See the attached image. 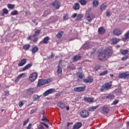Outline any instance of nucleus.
Wrapping results in <instances>:
<instances>
[{
	"label": "nucleus",
	"mask_w": 129,
	"mask_h": 129,
	"mask_svg": "<svg viewBox=\"0 0 129 129\" xmlns=\"http://www.w3.org/2000/svg\"><path fill=\"white\" fill-rule=\"evenodd\" d=\"M25 91L26 94L24 95V97L25 98H29V97H31L36 92V89H35V88L30 87L27 89Z\"/></svg>",
	"instance_id": "obj_1"
},
{
	"label": "nucleus",
	"mask_w": 129,
	"mask_h": 129,
	"mask_svg": "<svg viewBox=\"0 0 129 129\" xmlns=\"http://www.w3.org/2000/svg\"><path fill=\"white\" fill-rule=\"evenodd\" d=\"M51 82V80L50 79H47L46 80L39 79L37 85V87H41L42 85H45V84H48Z\"/></svg>",
	"instance_id": "obj_2"
},
{
	"label": "nucleus",
	"mask_w": 129,
	"mask_h": 129,
	"mask_svg": "<svg viewBox=\"0 0 129 129\" xmlns=\"http://www.w3.org/2000/svg\"><path fill=\"white\" fill-rule=\"evenodd\" d=\"M111 86H112V85L109 84V83H106L104 85H102L100 90V91H102V92H104L106 90H108Z\"/></svg>",
	"instance_id": "obj_3"
},
{
	"label": "nucleus",
	"mask_w": 129,
	"mask_h": 129,
	"mask_svg": "<svg viewBox=\"0 0 129 129\" xmlns=\"http://www.w3.org/2000/svg\"><path fill=\"white\" fill-rule=\"evenodd\" d=\"M51 6L55 9V10H59L60 7H61V3L58 0H55L53 2L51 3Z\"/></svg>",
	"instance_id": "obj_4"
},
{
	"label": "nucleus",
	"mask_w": 129,
	"mask_h": 129,
	"mask_svg": "<svg viewBox=\"0 0 129 129\" xmlns=\"http://www.w3.org/2000/svg\"><path fill=\"white\" fill-rule=\"evenodd\" d=\"M118 77L121 79H129V72H125L124 73L119 74Z\"/></svg>",
	"instance_id": "obj_5"
},
{
	"label": "nucleus",
	"mask_w": 129,
	"mask_h": 129,
	"mask_svg": "<svg viewBox=\"0 0 129 129\" xmlns=\"http://www.w3.org/2000/svg\"><path fill=\"white\" fill-rule=\"evenodd\" d=\"M113 52V50L111 46L108 47L104 50V53L107 56H111Z\"/></svg>",
	"instance_id": "obj_6"
},
{
	"label": "nucleus",
	"mask_w": 129,
	"mask_h": 129,
	"mask_svg": "<svg viewBox=\"0 0 129 129\" xmlns=\"http://www.w3.org/2000/svg\"><path fill=\"white\" fill-rule=\"evenodd\" d=\"M80 115L82 118H86L89 116V112L86 110H82L80 113Z\"/></svg>",
	"instance_id": "obj_7"
},
{
	"label": "nucleus",
	"mask_w": 129,
	"mask_h": 129,
	"mask_svg": "<svg viewBox=\"0 0 129 129\" xmlns=\"http://www.w3.org/2000/svg\"><path fill=\"white\" fill-rule=\"evenodd\" d=\"M86 18L87 21H88V22L90 23L94 18V15L92 13L87 14H86Z\"/></svg>",
	"instance_id": "obj_8"
},
{
	"label": "nucleus",
	"mask_w": 129,
	"mask_h": 129,
	"mask_svg": "<svg viewBox=\"0 0 129 129\" xmlns=\"http://www.w3.org/2000/svg\"><path fill=\"white\" fill-rule=\"evenodd\" d=\"M105 53H103V52H99L98 55V59L100 61L104 60L106 57Z\"/></svg>",
	"instance_id": "obj_9"
},
{
	"label": "nucleus",
	"mask_w": 129,
	"mask_h": 129,
	"mask_svg": "<svg viewBox=\"0 0 129 129\" xmlns=\"http://www.w3.org/2000/svg\"><path fill=\"white\" fill-rule=\"evenodd\" d=\"M38 77V74L36 73H32L29 79L30 81H34V80H36L37 79V78Z\"/></svg>",
	"instance_id": "obj_10"
},
{
	"label": "nucleus",
	"mask_w": 129,
	"mask_h": 129,
	"mask_svg": "<svg viewBox=\"0 0 129 129\" xmlns=\"http://www.w3.org/2000/svg\"><path fill=\"white\" fill-rule=\"evenodd\" d=\"M86 88V87H79L75 88L74 90L76 92H82V91H85Z\"/></svg>",
	"instance_id": "obj_11"
},
{
	"label": "nucleus",
	"mask_w": 129,
	"mask_h": 129,
	"mask_svg": "<svg viewBox=\"0 0 129 129\" xmlns=\"http://www.w3.org/2000/svg\"><path fill=\"white\" fill-rule=\"evenodd\" d=\"M72 59L73 60V62H77V61H79V60H80L81 59V56L76 55L74 56L72 58Z\"/></svg>",
	"instance_id": "obj_12"
},
{
	"label": "nucleus",
	"mask_w": 129,
	"mask_h": 129,
	"mask_svg": "<svg viewBox=\"0 0 129 129\" xmlns=\"http://www.w3.org/2000/svg\"><path fill=\"white\" fill-rule=\"evenodd\" d=\"M53 93V89H49L46 91L43 94V96L44 97L47 96V95H49V94H51V93Z\"/></svg>",
	"instance_id": "obj_13"
},
{
	"label": "nucleus",
	"mask_w": 129,
	"mask_h": 129,
	"mask_svg": "<svg viewBox=\"0 0 129 129\" xmlns=\"http://www.w3.org/2000/svg\"><path fill=\"white\" fill-rule=\"evenodd\" d=\"M56 72L57 73L58 77H61L62 76V68H61V67L57 66Z\"/></svg>",
	"instance_id": "obj_14"
},
{
	"label": "nucleus",
	"mask_w": 129,
	"mask_h": 129,
	"mask_svg": "<svg viewBox=\"0 0 129 129\" xmlns=\"http://www.w3.org/2000/svg\"><path fill=\"white\" fill-rule=\"evenodd\" d=\"M84 81L86 83H92V82H93V78H92L91 76H89L87 79H85Z\"/></svg>",
	"instance_id": "obj_15"
},
{
	"label": "nucleus",
	"mask_w": 129,
	"mask_h": 129,
	"mask_svg": "<svg viewBox=\"0 0 129 129\" xmlns=\"http://www.w3.org/2000/svg\"><path fill=\"white\" fill-rule=\"evenodd\" d=\"M27 63V59L26 58H23L21 60V62L18 63V66L19 67H21L22 66H24L25 64Z\"/></svg>",
	"instance_id": "obj_16"
},
{
	"label": "nucleus",
	"mask_w": 129,
	"mask_h": 129,
	"mask_svg": "<svg viewBox=\"0 0 129 129\" xmlns=\"http://www.w3.org/2000/svg\"><path fill=\"white\" fill-rule=\"evenodd\" d=\"M98 32L99 35H103L105 33V29L103 27H101L98 29Z\"/></svg>",
	"instance_id": "obj_17"
},
{
	"label": "nucleus",
	"mask_w": 129,
	"mask_h": 129,
	"mask_svg": "<svg viewBox=\"0 0 129 129\" xmlns=\"http://www.w3.org/2000/svg\"><path fill=\"white\" fill-rule=\"evenodd\" d=\"M73 9L75 11H79V9H80V5L79 4V3H75L73 7Z\"/></svg>",
	"instance_id": "obj_18"
},
{
	"label": "nucleus",
	"mask_w": 129,
	"mask_h": 129,
	"mask_svg": "<svg viewBox=\"0 0 129 129\" xmlns=\"http://www.w3.org/2000/svg\"><path fill=\"white\" fill-rule=\"evenodd\" d=\"M49 40H50V38L48 36L45 37L43 40V41H41L40 42V44L42 45V44H48V41H49Z\"/></svg>",
	"instance_id": "obj_19"
},
{
	"label": "nucleus",
	"mask_w": 129,
	"mask_h": 129,
	"mask_svg": "<svg viewBox=\"0 0 129 129\" xmlns=\"http://www.w3.org/2000/svg\"><path fill=\"white\" fill-rule=\"evenodd\" d=\"M82 126V123L81 122H78L74 126V129H79Z\"/></svg>",
	"instance_id": "obj_20"
},
{
	"label": "nucleus",
	"mask_w": 129,
	"mask_h": 129,
	"mask_svg": "<svg viewBox=\"0 0 129 129\" xmlns=\"http://www.w3.org/2000/svg\"><path fill=\"white\" fill-rule=\"evenodd\" d=\"M40 97H42V95L39 96L37 94H34L32 98H33L34 101H38V100H39V99H40Z\"/></svg>",
	"instance_id": "obj_21"
},
{
	"label": "nucleus",
	"mask_w": 129,
	"mask_h": 129,
	"mask_svg": "<svg viewBox=\"0 0 129 129\" xmlns=\"http://www.w3.org/2000/svg\"><path fill=\"white\" fill-rule=\"evenodd\" d=\"M113 33L114 35H115L116 36H119V35L121 34V31H120V29H114L113 31Z\"/></svg>",
	"instance_id": "obj_22"
},
{
	"label": "nucleus",
	"mask_w": 129,
	"mask_h": 129,
	"mask_svg": "<svg viewBox=\"0 0 129 129\" xmlns=\"http://www.w3.org/2000/svg\"><path fill=\"white\" fill-rule=\"evenodd\" d=\"M63 34H64V31H63L58 32V33L56 35V38L57 39H61L62 38V36H63Z\"/></svg>",
	"instance_id": "obj_23"
},
{
	"label": "nucleus",
	"mask_w": 129,
	"mask_h": 129,
	"mask_svg": "<svg viewBox=\"0 0 129 129\" xmlns=\"http://www.w3.org/2000/svg\"><path fill=\"white\" fill-rule=\"evenodd\" d=\"M102 111L104 113L107 114L109 112V108L108 107H102Z\"/></svg>",
	"instance_id": "obj_24"
},
{
	"label": "nucleus",
	"mask_w": 129,
	"mask_h": 129,
	"mask_svg": "<svg viewBox=\"0 0 129 129\" xmlns=\"http://www.w3.org/2000/svg\"><path fill=\"white\" fill-rule=\"evenodd\" d=\"M31 66H33V63H28L23 68V71H26V70H28V69L31 68Z\"/></svg>",
	"instance_id": "obj_25"
},
{
	"label": "nucleus",
	"mask_w": 129,
	"mask_h": 129,
	"mask_svg": "<svg viewBox=\"0 0 129 129\" xmlns=\"http://www.w3.org/2000/svg\"><path fill=\"white\" fill-rule=\"evenodd\" d=\"M122 40L123 42H126V40L129 39V32H127L124 34V37H122Z\"/></svg>",
	"instance_id": "obj_26"
},
{
	"label": "nucleus",
	"mask_w": 129,
	"mask_h": 129,
	"mask_svg": "<svg viewBox=\"0 0 129 129\" xmlns=\"http://www.w3.org/2000/svg\"><path fill=\"white\" fill-rule=\"evenodd\" d=\"M107 6H106V4L105 3H104L101 5L100 7V10L101 12H103V11H105L106 10V8Z\"/></svg>",
	"instance_id": "obj_27"
},
{
	"label": "nucleus",
	"mask_w": 129,
	"mask_h": 129,
	"mask_svg": "<svg viewBox=\"0 0 129 129\" xmlns=\"http://www.w3.org/2000/svg\"><path fill=\"white\" fill-rule=\"evenodd\" d=\"M57 106H58V107H60V108L61 109L65 108V107L66 106L65 105V104L63 103V102H58L57 104Z\"/></svg>",
	"instance_id": "obj_28"
},
{
	"label": "nucleus",
	"mask_w": 129,
	"mask_h": 129,
	"mask_svg": "<svg viewBox=\"0 0 129 129\" xmlns=\"http://www.w3.org/2000/svg\"><path fill=\"white\" fill-rule=\"evenodd\" d=\"M92 5L94 8H96V7H97L98 5H99V2L97 0H94L93 1Z\"/></svg>",
	"instance_id": "obj_29"
},
{
	"label": "nucleus",
	"mask_w": 129,
	"mask_h": 129,
	"mask_svg": "<svg viewBox=\"0 0 129 129\" xmlns=\"http://www.w3.org/2000/svg\"><path fill=\"white\" fill-rule=\"evenodd\" d=\"M84 100L87 102H92L93 101V98L90 97H85Z\"/></svg>",
	"instance_id": "obj_30"
},
{
	"label": "nucleus",
	"mask_w": 129,
	"mask_h": 129,
	"mask_svg": "<svg viewBox=\"0 0 129 129\" xmlns=\"http://www.w3.org/2000/svg\"><path fill=\"white\" fill-rule=\"evenodd\" d=\"M120 53L122 55H126L128 53V50L127 49H121Z\"/></svg>",
	"instance_id": "obj_31"
},
{
	"label": "nucleus",
	"mask_w": 129,
	"mask_h": 129,
	"mask_svg": "<svg viewBox=\"0 0 129 129\" xmlns=\"http://www.w3.org/2000/svg\"><path fill=\"white\" fill-rule=\"evenodd\" d=\"M38 51H39V48H38V47L37 46H35L32 48V53L34 54L35 53H36V52H38Z\"/></svg>",
	"instance_id": "obj_32"
},
{
	"label": "nucleus",
	"mask_w": 129,
	"mask_h": 129,
	"mask_svg": "<svg viewBox=\"0 0 129 129\" xmlns=\"http://www.w3.org/2000/svg\"><path fill=\"white\" fill-rule=\"evenodd\" d=\"M30 47H31V45L30 44H25L23 46V50H29V49H30Z\"/></svg>",
	"instance_id": "obj_33"
},
{
	"label": "nucleus",
	"mask_w": 129,
	"mask_h": 129,
	"mask_svg": "<svg viewBox=\"0 0 129 129\" xmlns=\"http://www.w3.org/2000/svg\"><path fill=\"white\" fill-rule=\"evenodd\" d=\"M111 42L114 44H117V43H118V42H119V39L118 38H113L111 40Z\"/></svg>",
	"instance_id": "obj_34"
},
{
	"label": "nucleus",
	"mask_w": 129,
	"mask_h": 129,
	"mask_svg": "<svg viewBox=\"0 0 129 129\" xmlns=\"http://www.w3.org/2000/svg\"><path fill=\"white\" fill-rule=\"evenodd\" d=\"M99 106L97 105L96 106H92L90 107V109H89V111H94V110H95V109H97V108H98Z\"/></svg>",
	"instance_id": "obj_35"
},
{
	"label": "nucleus",
	"mask_w": 129,
	"mask_h": 129,
	"mask_svg": "<svg viewBox=\"0 0 129 129\" xmlns=\"http://www.w3.org/2000/svg\"><path fill=\"white\" fill-rule=\"evenodd\" d=\"M108 99H110V100H112V99H114V95H108L106 96Z\"/></svg>",
	"instance_id": "obj_36"
},
{
	"label": "nucleus",
	"mask_w": 129,
	"mask_h": 129,
	"mask_svg": "<svg viewBox=\"0 0 129 129\" xmlns=\"http://www.w3.org/2000/svg\"><path fill=\"white\" fill-rule=\"evenodd\" d=\"M90 47V45L88 43H85L83 45V48H84V50H86V49H88Z\"/></svg>",
	"instance_id": "obj_37"
},
{
	"label": "nucleus",
	"mask_w": 129,
	"mask_h": 129,
	"mask_svg": "<svg viewBox=\"0 0 129 129\" xmlns=\"http://www.w3.org/2000/svg\"><path fill=\"white\" fill-rule=\"evenodd\" d=\"M79 3H80L82 6H85V5L87 4V2L85 0H79Z\"/></svg>",
	"instance_id": "obj_38"
},
{
	"label": "nucleus",
	"mask_w": 129,
	"mask_h": 129,
	"mask_svg": "<svg viewBox=\"0 0 129 129\" xmlns=\"http://www.w3.org/2000/svg\"><path fill=\"white\" fill-rule=\"evenodd\" d=\"M40 31L39 30H37L35 31V34L32 35V37H36V36H39L40 35Z\"/></svg>",
	"instance_id": "obj_39"
},
{
	"label": "nucleus",
	"mask_w": 129,
	"mask_h": 129,
	"mask_svg": "<svg viewBox=\"0 0 129 129\" xmlns=\"http://www.w3.org/2000/svg\"><path fill=\"white\" fill-rule=\"evenodd\" d=\"M7 7L8 9H10V10H14V9H15V5L8 4Z\"/></svg>",
	"instance_id": "obj_40"
},
{
	"label": "nucleus",
	"mask_w": 129,
	"mask_h": 129,
	"mask_svg": "<svg viewBox=\"0 0 129 129\" xmlns=\"http://www.w3.org/2000/svg\"><path fill=\"white\" fill-rule=\"evenodd\" d=\"M68 68L70 69V70L74 71L76 69V67L75 66H69L68 67Z\"/></svg>",
	"instance_id": "obj_41"
},
{
	"label": "nucleus",
	"mask_w": 129,
	"mask_h": 129,
	"mask_svg": "<svg viewBox=\"0 0 129 129\" xmlns=\"http://www.w3.org/2000/svg\"><path fill=\"white\" fill-rule=\"evenodd\" d=\"M83 16L81 14H79L78 16H77V19L76 21H80L81 19H82Z\"/></svg>",
	"instance_id": "obj_42"
},
{
	"label": "nucleus",
	"mask_w": 129,
	"mask_h": 129,
	"mask_svg": "<svg viewBox=\"0 0 129 129\" xmlns=\"http://www.w3.org/2000/svg\"><path fill=\"white\" fill-rule=\"evenodd\" d=\"M108 73V71L107 70H106L100 74V76H103L104 75H106Z\"/></svg>",
	"instance_id": "obj_43"
},
{
	"label": "nucleus",
	"mask_w": 129,
	"mask_h": 129,
	"mask_svg": "<svg viewBox=\"0 0 129 129\" xmlns=\"http://www.w3.org/2000/svg\"><path fill=\"white\" fill-rule=\"evenodd\" d=\"M11 15L12 16H16V15H18V11L17 10H14L11 13Z\"/></svg>",
	"instance_id": "obj_44"
},
{
	"label": "nucleus",
	"mask_w": 129,
	"mask_h": 129,
	"mask_svg": "<svg viewBox=\"0 0 129 129\" xmlns=\"http://www.w3.org/2000/svg\"><path fill=\"white\" fill-rule=\"evenodd\" d=\"M119 100L117 99H115L114 101H113V102L112 103V105H116V104H117V103H118L119 102Z\"/></svg>",
	"instance_id": "obj_45"
},
{
	"label": "nucleus",
	"mask_w": 129,
	"mask_h": 129,
	"mask_svg": "<svg viewBox=\"0 0 129 129\" xmlns=\"http://www.w3.org/2000/svg\"><path fill=\"white\" fill-rule=\"evenodd\" d=\"M68 14H66L63 17V21H67L69 19V17H68Z\"/></svg>",
	"instance_id": "obj_46"
},
{
	"label": "nucleus",
	"mask_w": 129,
	"mask_h": 129,
	"mask_svg": "<svg viewBox=\"0 0 129 129\" xmlns=\"http://www.w3.org/2000/svg\"><path fill=\"white\" fill-rule=\"evenodd\" d=\"M4 94L5 96H9V95H10V91H9V90L5 91Z\"/></svg>",
	"instance_id": "obj_47"
},
{
	"label": "nucleus",
	"mask_w": 129,
	"mask_h": 129,
	"mask_svg": "<svg viewBox=\"0 0 129 129\" xmlns=\"http://www.w3.org/2000/svg\"><path fill=\"white\" fill-rule=\"evenodd\" d=\"M41 120L42 121H44V122H46V123H49V119H48L47 118H42Z\"/></svg>",
	"instance_id": "obj_48"
},
{
	"label": "nucleus",
	"mask_w": 129,
	"mask_h": 129,
	"mask_svg": "<svg viewBox=\"0 0 129 129\" xmlns=\"http://www.w3.org/2000/svg\"><path fill=\"white\" fill-rule=\"evenodd\" d=\"M3 14H6V15H8L9 14V10L8 9L4 8L3 9Z\"/></svg>",
	"instance_id": "obj_49"
},
{
	"label": "nucleus",
	"mask_w": 129,
	"mask_h": 129,
	"mask_svg": "<svg viewBox=\"0 0 129 129\" xmlns=\"http://www.w3.org/2000/svg\"><path fill=\"white\" fill-rule=\"evenodd\" d=\"M24 102H23V101H20L18 103V105H19V107H22V106H23V105H24Z\"/></svg>",
	"instance_id": "obj_50"
},
{
	"label": "nucleus",
	"mask_w": 129,
	"mask_h": 129,
	"mask_svg": "<svg viewBox=\"0 0 129 129\" xmlns=\"http://www.w3.org/2000/svg\"><path fill=\"white\" fill-rule=\"evenodd\" d=\"M29 118H27V120H25L23 121V125L25 126V125H26L27 124V123H28V122H29Z\"/></svg>",
	"instance_id": "obj_51"
},
{
	"label": "nucleus",
	"mask_w": 129,
	"mask_h": 129,
	"mask_svg": "<svg viewBox=\"0 0 129 129\" xmlns=\"http://www.w3.org/2000/svg\"><path fill=\"white\" fill-rule=\"evenodd\" d=\"M37 129H45V128L44 127V126H43V125H42V124H39V125L37 126Z\"/></svg>",
	"instance_id": "obj_52"
},
{
	"label": "nucleus",
	"mask_w": 129,
	"mask_h": 129,
	"mask_svg": "<svg viewBox=\"0 0 129 129\" xmlns=\"http://www.w3.org/2000/svg\"><path fill=\"white\" fill-rule=\"evenodd\" d=\"M128 58V56H125L121 58V60H122V61H125V60H127Z\"/></svg>",
	"instance_id": "obj_53"
},
{
	"label": "nucleus",
	"mask_w": 129,
	"mask_h": 129,
	"mask_svg": "<svg viewBox=\"0 0 129 129\" xmlns=\"http://www.w3.org/2000/svg\"><path fill=\"white\" fill-rule=\"evenodd\" d=\"M99 69H100V66H96L94 68V70H95V71H98V70H99Z\"/></svg>",
	"instance_id": "obj_54"
},
{
	"label": "nucleus",
	"mask_w": 129,
	"mask_h": 129,
	"mask_svg": "<svg viewBox=\"0 0 129 129\" xmlns=\"http://www.w3.org/2000/svg\"><path fill=\"white\" fill-rule=\"evenodd\" d=\"M106 17H110L111 16V14L110 13V12L107 11L106 13Z\"/></svg>",
	"instance_id": "obj_55"
},
{
	"label": "nucleus",
	"mask_w": 129,
	"mask_h": 129,
	"mask_svg": "<svg viewBox=\"0 0 129 129\" xmlns=\"http://www.w3.org/2000/svg\"><path fill=\"white\" fill-rule=\"evenodd\" d=\"M95 52H96V49L95 48H93L92 49V51L91 52V55H93V54H94Z\"/></svg>",
	"instance_id": "obj_56"
},
{
	"label": "nucleus",
	"mask_w": 129,
	"mask_h": 129,
	"mask_svg": "<svg viewBox=\"0 0 129 129\" xmlns=\"http://www.w3.org/2000/svg\"><path fill=\"white\" fill-rule=\"evenodd\" d=\"M24 75H25V74H21L19 75L18 76V79H20V78H22V77H23V76H24Z\"/></svg>",
	"instance_id": "obj_57"
},
{
	"label": "nucleus",
	"mask_w": 129,
	"mask_h": 129,
	"mask_svg": "<svg viewBox=\"0 0 129 129\" xmlns=\"http://www.w3.org/2000/svg\"><path fill=\"white\" fill-rule=\"evenodd\" d=\"M32 128V123H29L28 126L26 127V129H31Z\"/></svg>",
	"instance_id": "obj_58"
},
{
	"label": "nucleus",
	"mask_w": 129,
	"mask_h": 129,
	"mask_svg": "<svg viewBox=\"0 0 129 129\" xmlns=\"http://www.w3.org/2000/svg\"><path fill=\"white\" fill-rule=\"evenodd\" d=\"M36 111H37V109H32L31 111H30V114H33V113H34V112H36Z\"/></svg>",
	"instance_id": "obj_59"
},
{
	"label": "nucleus",
	"mask_w": 129,
	"mask_h": 129,
	"mask_svg": "<svg viewBox=\"0 0 129 129\" xmlns=\"http://www.w3.org/2000/svg\"><path fill=\"white\" fill-rule=\"evenodd\" d=\"M77 17V13H74L72 16V18H73L74 19L76 18Z\"/></svg>",
	"instance_id": "obj_60"
},
{
	"label": "nucleus",
	"mask_w": 129,
	"mask_h": 129,
	"mask_svg": "<svg viewBox=\"0 0 129 129\" xmlns=\"http://www.w3.org/2000/svg\"><path fill=\"white\" fill-rule=\"evenodd\" d=\"M33 42H34V43H37V42H38V38L37 37L35 38L33 40Z\"/></svg>",
	"instance_id": "obj_61"
},
{
	"label": "nucleus",
	"mask_w": 129,
	"mask_h": 129,
	"mask_svg": "<svg viewBox=\"0 0 129 129\" xmlns=\"http://www.w3.org/2000/svg\"><path fill=\"white\" fill-rule=\"evenodd\" d=\"M62 60L60 59L59 61V62L58 63V64H57V66H59V67H61V63H62Z\"/></svg>",
	"instance_id": "obj_62"
},
{
	"label": "nucleus",
	"mask_w": 129,
	"mask_h": 129,
	"mask_svg": "<svg viewBox=\"0 0 129 129\" xmlns=\"http://www.w3.org/2000/svg\"><path fill=\"white\" fill-rule=\"evenodd\" d=\"M52 58H54V55L53 54L49 56L48 59H52Z\"/></svg>",
	"instance_id": "obj_63"
},
{
	"label": "nucleus",
	"mask_w": 129,
	"mask_h": 129,
	"mask_svg": "<svg viewBox=\"0 0 129 129\" xmlns=\"http://www.w3.org/2000/svg\"><path fill=\"white\" fill-rule=\"evenodd\" d=\"M41 114H42V115H45V110H43L41 112Z\"/></svg>",
	"instance_id": "obj_64"
}]
</instances>
